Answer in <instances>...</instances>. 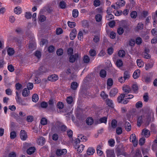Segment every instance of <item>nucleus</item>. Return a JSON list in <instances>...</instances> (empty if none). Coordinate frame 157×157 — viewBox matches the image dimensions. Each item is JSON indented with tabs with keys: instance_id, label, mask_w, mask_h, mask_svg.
I'll return each mask as SVG.
<instances>
[{
	"instance_id": "f257e3e1",
	"label": "nucleus",
	"mask_w": 157,
	"mask_h": 157,
	"mask_svg": "<svg viewBox=\"0 0 157 157\" xmlns=\"http://www.w3.org/2000/svg\"><path fill=\"white\" fill-rule=\"evenodd\" d=\"M16 96L15 97V99L16 102L19 105H26V104L25 102L23 99H22L20 97V95L18 91L16 92Z\"/></svg>"
},
{
	"instance_id": "f03ea898",
	"label": "nucleus",
	"mask_w": 157,
	"mask_h": 157,
	"mask_svg": "<svg viewBox=\"0 0 157 157\" xmlns=\"http://www.w3.org/2000/svg\"><path fill=\"white\" fill-rule=\"evenodd\" d=\"M126 96L125 94H121L117 98V101L119 103H121L122 104H126L128 102L127 100H124V98Z\"/></svg>"
},
{
	"instance_id": "7ed1b4c3",
	"label": "nucleus",
	"mask_w": 157,
	"mask_h": 157,
	"mask_svg": "<svg viewBox=\"0 0 157 157\" xmlns=\"http://www.w3.org/2000/svg\"><path fill=\"white\" fill-rule=\"evenodd\" d=\"M79 55L78 53H75L74 55L69 56V61L71 63H74L76 60H77L78 58Z\"/></svg>"
},
{
	"instance_id": "20e7f679",
	"label": "nucleus",
	"mask_w": 157,
	"mask_h": 157,
	"mask_svg": "<svg viewBox=\"0 0 157 157\" xmlns=\"http://www.w3.org/2000/svg\"><path fill=\"white\" fill-rule=\"evenodd\" d=\"M20 136L21 140H25L28 138L26 132L25 130H21L20 132Z\"/></svg>"
},
{
	"instance_id": "39448f33",
	"label": "nucleus",
	"mask_w": 157,
	"mask_h": 157,
	"mask_svg": "<svg viewBox=\"0 0 157 157\" xmlns=\"http://www.w3.org/2000/svg\"><path fill=\"white\" fill-rule=\"evenodd\" d=\"M107 157H115L114 151L113 149H108L106 151Z\"/></svg>"
},
{
	"instance_id": "423d86ee",
	"label": "nucleus",
	"mask_w": 157,
	"mask_h": 157,
	"mask_svg": "<svg viewBox=\"0 0 157 157\" xmlns=\"http://www.w3.org/2000/svg\"><path fill=\"white\" fill-rule=\"evenodd\" d=\"M130 141L133 144H135L134 146H136L137 145V140L136 139V136L135 134H131L130 137Z\"/></svg>"
},
{
	"instance_id": "0eeeda50",
	"label": "nucleus",
	"mask_w": 157,
	"mask_h": 157,
	"mask_svg": "<svg viewBox=\"0 0 157 157\" xmlns=\"http://www.w3.org/2000/svg\"><path fill=\"white\" fill-rule=\"evenodd\" d=\"M67 152V151L66 149H57L56 151V154L58 156L61 155H65Z\"/></svg>"
},
{
	"instance_id": "6e6552de",
	"label": "nucleus",
	"mask_w": 157,
	"mask_h": 157,
	"mask_svg": "<svg viewBox=\"0 0 157 157\" xmlns=\"http://www.w3.org/2000/svg\"><path fill=\"white\" fill-rule=\"evenodd\" d=\"M44 67L43 66L40 67L37 71H35L36 74L37 75H39L45 73L46 71L44 70Z\"/></svg>"
},
{
	"instance_id": "1a4fd4ad",
	"label": "nucleus",
	"mask_w": 157,
	"mask_h": 157,
	"mask_svg": "<svg viewBox=\"0 0 157 157\" xmlns=\"http://www.w3.org/2000/svg\"><path fill=\"white\" fill-rule=\"evenodd\" d=\"M58 77L57 75L53 74L49 76L48 78V79L49 81L55 82L58 80Z\"/></svg>"
},
{
	"instance_id": "9d476101",
	"label": "nucleus",
	"mask_w": 157,
	"mask_h": 157,
	"mask_svg": "<svg viewBox=\"0 0 157 157\" xmlns=\"http://www.w3.org/2000/svg\"><path fill=\"white\" fill-rule=\"evenodd\" d=\"M118 92L117 89L115 88H113L109 92V96L111 97H114L117 94Z\"/></svg>"
},
{
	"instance_id": "9b49d317",
	"label": "nucleus",
	"mask_w": 157,
	"mask_h": 157,
	"mask_svg": "<svg viewBox=\"0 0 157 157\" xmlns=\"http://www.w3.org/2000/svg\"><path fill=\"white\" fill-rule=\"evenodd\" d=\"M77 34L76 30L75 29H72V31L70 34V39L71 40H74L75 37Z\"/></svg>"
},
{
	"instance_id": "f8f14e48",
	"label": "nucleus",
	"mask_w": 157,
	"mask_h": 157,
	"mask_svg": "<svg viewBox=\"0 0 157 157\" xmlns=\"http://www.w3.org/2000/svg\"><path fill=\"white\" fill-rule=\"evenodd\" d=\"M107 121V117H104L102 118H100L99 121H98L96 122H95L96 124H100L101 123H104L106 124Z\"/></svg>"
},
{
	"instance_id": "ddd939ff",
	"label": "nucleus",
	"mask_w": 157,
	"mask_h": 157,
	"mask_svg": "<svg viewBox=\"0 0 157 157\" xmlns=\"http://www.w3.org/2000/svg\"><path fill=\"white\" fill-rule=\"evenodd\" d=\"M7 49V54L9 56H12L13 55L15 52L14 49L11 48L7 47L6 48Z\"/></svg>"
},
{
	"instance_id": "4468645a",
	"label": "nucleus",
	"mask_w": 157,
	"mask_h": 157,
	"mask_svg": "<svg viewBox=\"0 0 157 157\" xmlns=\"http://www.w3.org/2000/svg\"><path fill=\"white\" fill-rule=\"evenodd\" d=\"M36 141L38 145H42L45 143V139L44 137H41L38 139Z\"/></svg>"
},
{
	"instance_id": "2eb2a0df",
	"label": "nucleus",
	"mask_w": 157,
	"mask_h": 157,
	"mask_svg": "<svg viewBox=\"0 0 157 157\" xmlns=\"http://www.w3.org/2000/svg\"><path fill=\"white\" fill-rule=\"evenodd\" d=\"M30 91L26 88H24L22 91V95L24 97H26L29 95Z\"/></svg>"
},
{
	"instance_id": "dca6fc26",
	"label": "nucleus",
	"mask_w": 157,
	"mask_h": 157,
	"mask_svg": "<svg viewBox=\"0 0 157 157\" xmlns=\"http://www.w3.org/2000/svg\"><path fill=\"white\" fill-rule=\"evenodd\" d=\"M144 117V116H141L137 118V125L138 127H140L141 126L142 124L143 123V118Z\"/></svg>"
},
{
	"instance_id": "f3484780",
	"label": "nucleus",
	"mask_w": 157,
	"mask_h": 157,
	"mask_svg": "<svg viewBox=\"0 0 157 157\" xmlns=\"http://www.w3.org/2000/svg\"><path fill=\"white\" fill-rule=\"evenodd\" d=\"M142 134L145 137L147 138L150 136V132L149 130L144 129L142 131Z\"/></svg>"
},
{
	"instance_id": "a211bd4d",
	"label": "nucleus",
	"mask_w": 157,
	"mask_h": 157,
	"mask_svg": "<svg viewBox=\"0 0 157 157\" xmlns=\"http://www.w3.org/2000/svg\"><path fill=\"white\" fill-rule=\"evenodd\" d=\"M106 103L108 106L111 108L113 107V104L112 100L109 98H107L105 100Z\"/></svg>"
},
{
	"instance_id": "6ab92c4d",
	"label": "nucleus",
	"mask_w": 157,
	"mask_h": 157,
	"mask_svg": "<svg viewBox=\"0 0 157 157\" xmlns=\"http://www.w3.org/2000/svg\"><path fill=\"white\" fill-rule=\"evenodd\" d=\"M140 71L139 70H136L134 71L133 75V77L134 79L137 78L140 76Z\"/></svg>"
},
{
	"instance_id": "aec40b11",
	"label": "nucleus",
	"mask_w": 157,
	"mask_h": 157,
	"mask_svg": "<svg viewBox=\"0 0 157 157\" xmlns=\"http://www.w3.org/2000/svg\"><path fill=\"white\" fill-rule=\"evenodd\" d=\"M125 128L126 130L128 131H130L131 128V126L130 123L127 121H126L124 124Z\"/></svg>"
},
{
	"instance_id": "412c9836",
	"label": "nucleus",
	"mask_w": 157,
	"mask_h": 157,
	"mask_svg": "<svg viewBox=\"0 0 157 157\" xmlns=\"http://www.w3.org/2000/svg\"><path fill=\"white\" fill-rule=\"evenodd\" d=\"M35 150V147H29L27 150V153L29 155H31L34 152Z\"/></svg>"
},
{
	"instance_id": "4be33fe9",
	"label": "nucleus",
	"mask_w": 157,
	"mask_h": 157,
	"mask_svg": "<svg viewBox=\"0 0 157 157\" xmlns=\"http://www.w3.org/2000/svg\"><path fill=\"white\" fill-rule=\"evenodd\" d=\"M122 89L124 92L126 93H128L131 91V89L129 86L128 85L123 86Z\"/></svg>"
},
{
	"instance_id": "5701e85b",
	"label": "nucleus",
	"mask_w": 157,
	"mask_h": 157,
	"mask_svg": "<svg viewBox=\"0 0 157 157\" xmlns=\"http://www.w3.org/2000/svg\"><path fill=\"white\" fill-rule=\"evenodd\" d=\"M95 150L93 147H89L87 150V153L89 155H92L95 152Z\"/></svg>"
},
{
	"instance_id": "b1692460",
	"label": "nucleus",
	"mask_w": 157,
	"mask_h": 157,
	"mask_svg": "<svg viewBox=\"0 0 157 157\" xmlns=\"http://www.w3.org/2000/svg\"><path fill=\"white\" fill-rule=\"evenodd\" d=\"M86 122L87 125H90L93 124L94 122V120L92 117H89L86 119Z\"/></svg>"
},
{
	"instance_id": "393cba45",
	"label": "nucleus",
	"mask_w": 157,
	"mask_h": 157,
	"mask_svg": "<svg viewBox=\"0 0 157 157\" xmlns=\"http://www.w3.org/2000/svg\"><path fill=\"white\" fill-rule=\"evenodd\" d=\"M154 64V62H152L151 63H148L146 64L145 65V69L146 70H147L148 69L152 68Z\"/></svg>"
},
{
	"instance_id": "a878e982",
	"label": "nucleus",
	"mask_w": 157,
	"mask_h": 157,
	"mask_svg": "<svg viewBox=\"0 0 157 157\" xmlns=\"http://www.w3.org/2000/svg\"><path fill=\"white\" fill-rule=\"evenodd\" d=\"M39 99V97L38 95L36 94H34L32 97V100L33 102H37Z\"/></svg>"
},
{
	"instance_id": "bb28decb",
	"label": "nucleus",
	"mask_w": 157,
	"mask_h": 157,
	"mask_svg": "<svg viewBox=\"0 0 157 157\" xmlns=\"http://www.w3.org/2000/svg\"><path fill=\"white\" fill-rule=\"evenodd\" d=\"M99 74L101 77L105 78L106 75V72L105 70L102 69L101 70Z\"/></svg>"
},
{
	"instance_id": "cd10ccee",
	"label": "nucleus",
	"mask_w": 157,
	"mask_h": 157,
	"mask_svg": "<svg viewBox=\"0 0 157 157\" xmlns=\"http://www.w3.org/2000/svg\"><path fill=\"white\" fill-rule=\"evenodd\" d=\"M78 84L76 82H73L71 83V88L73 90H75L78 86Z\"/></svg>"
},
{
	"instance_id": "c85d7f7f",
	"label": "nucleus",
	"mask_w": 157,
	"mask_h": 157,
	"mask_svg": "<svg viewBox=\"0 0 157 157\" xmlns=\"http://www.w3.org/2000/svg\"><path fill=\"white\" fill-rule=\"evenodd\" d=\"M83 61L84 63H88L90 61V59L87 55H85L83 57Z\"/></svg>"
},
{
	"instance_id": "c756f323",
	"label": "nucleus",
	"mask_w": 157,
	"mask_h": 157,
	"mask_svg": "<svg viewBox=\"0 0 157 157\" xmlns=\"http://www.w3.org/2000/svg\"><path fill=\"white\" fill-rule=\"evenodd\" d=\"M84 147V146L82 144H81L77 148V153H79L82 152L83 150Z\"/></svg>"
},
{
	"instance_id": "7c9ffc66",
	"label": "nucleus",
	"mask_w": 157,
	"mask_h": 157,
	"mask_svg": "<svg viewBox=\"0 0 157 157\" xmlns=\"http://www.w3.org/2000/svg\"><path fill=\"white\" fill-rule=\"evenodd\" d=\"M125 3V2L123 0H119L118 2L117 3V4L119 7L123 6H124Z\"/></svg>"
},
{
	"instance_id": "2f4dec72",
	"label": "nucleus",
	"mask_w": 157,
	"mask_h": 157,
	"mask_svg": "<svg viewBox=\"0 0 157 157\" xmlns=\"http://www.w3.org/2000/svg\"><path fill=\"white\" fill-rule=\"evenodd\" d=\"M100 96L103 100H106L107 98H108V95L105 94L104 91H102L101 92Z\"/></svg>"
},
{
	"instance_id": "473e14b6",
	"label": "nucleus",
	"mask_w": 157,
	"mask_h": 157,
	"mask_svg": "<svg viewBox=\"0 0 157 157\" xmlns=\"http://www.w3.org/2000/svg\"><path fill=\"white\" fill-rule=\"evenodd\" d=\"M95 18L96 21L100 22L102 20V16L101 14H98L95 16Z\"/></svg>"
},
{
	"instance_id": "72a5a7b5",
	"label": "nucleus",
	"mask_w": 157,
	"mask_h": 157,
	"mask_svg": "<svg viewBox=\"0 0 157 157\" xmlns=\"http://www.w3.org/2000/svg\"><path fill=\"white\" fill-rule=\"evenodd\" d=\"M21 8L20 7H16L14 9V12L16 14H19L21 13Z\"/></svg>"
},
{
	"instance_id": "f704fd0d",
	"label": "nucleus",
	"mask_w": 157,
	"mask_h": 157,
	"mask_svg": "<svg viewBox=\"0 0 157 157\" xmlns=\"http://www.w3.org/2000/svg\"><path fill=\"white\" fill-rule=\"evenodd\" d=\"M59 7L62 9H65L66 7V3L63 1H61L59 4Z\"/></svg>"
},
{
	"instance_id": "c9c22d12",
	"label": "nucleus",
	"mask_w": 157,
	"mask_h": 157,
	"mask_svg": "<svg viewBox=\"0 0 157 157\" xmlns=\"http://www.w3.org/2000/svg\"><path fill=\"white\" fill-rule=\"evenodd\" d=\"M136 63L138 66L140 67H141L144 65V62L142 60L140 59H137Z\"/></svg>"
},
{
	"instance_id": "e433bc0d",
	"label": "nucleus",
	"mask_w": 157,
	"mask_h": 157,
	"mask_svg": "<svg viewBox=\"0 0 157 157\" xmlns=\"http://www.w3.org/2000/svg\"><path fill=\"white\" fill-rule=\"evenodd\" d=\"M78 15V12L77 9H74L72 11V16L74 17H77Z\"/></svg>"
},
{
	"instance_id": "4c0bfd02",
	"label": "nucleus",
	"mask_w": 157,
	"mask_h": 157,
	"mask_svg": "<svg viewBox=\"0 0 157 157\" xmlns=\"http://www.w3.org/2000/svg\"><path fill=\"white\" fill-rule=\"evenodd\" d=\"M130 77V73L129 72L126 71L124 72L123 78L126 80L128 79Z\"/></svg>"
},
{
	"instance_id": "58836bf2",
	"label": "nucleus",
	"mask_w": 157,
	"mask_h": 157,
	"mask_svg": "<svg viewBox=\"0 0 157 157\" xmlns=\"http://www.w3.org/2000/svg\"><path fill=\"white\" fill-rule=\"evenodd\" d=\"M117 121L115 120H113L111 121V127L113 128H115L117 126Z\"/></svg>"
},
{
	"instance_id": "ea45409f",
	"label": "nucleus",
	"mask_w": 157,
	"mask_h": 157,
	"mask_svg": "<svg viewBox=\"0 0 157 157\" xmlns=\"http://www.w3.org/2000/svg\"><path fill=\"white\" fill-rule=\"evenodd\" d=\"M17 136V134L15 131H12L10 133V138L11 139H14Z\"/></svg>"
},
{
	"instance_id": "a19ab883",
	"label": "nucleus",
	"mask_w": 157,
	"mask_h": 157,
	"mask_svg": "<svg viewBox=\"0 0 157 157\" xmlns=\"http://www.w3.org/2000/svg\"><path fill=\"white\" fill-rule=\"evenodd\" d=\"M49 107L51 109L54 107V101L52 99H50L48 101Z\"/></svg>"
},
{
	"instance_id": "79ce46f5",
	"label": "nucleus",
	"mask_w": 157,
	"mask_h": 157,
	"mask_svg": "<svg viewBox=\"0 0 157 157\" xmlns=\"http://www.w3.org/2000/svg\"><path fill=\"white\" fill-rule=\"evenodd\" d=\"M27 87L26 88L28 90H29V91L30 90H31L33 89V84L31 82H29L27 84Z\"/></svg>"
},
{
	"instance_id": "37998d69",
	"label": "nucleus",
	"mask_w": 157,
	"mask_h": 157,
	"mask_svg": "<svg viewBox=\"0 0 157 157\" xmlns=\"http://www.w3.org/2000/svg\"><path fill=\"white\" fill-rule=\"evenodd\" d=\"M68 26L71 28H73L76 26V23L74 22H70L68 21L67 22Z\"/></svg>"
},
{
	"instance_id": "c03bdc74",
	"label": "nucleus",
	"mask_w": 157,
	"mask_h": 157,
	"mask_svg": "<svg viewBox=\"0 0 157 157\" xmlns=\"http://www.w3.org/2000/svg\"><path fill=\"white\" fill-rule=\"evenodd\" d=\"M116 65L117 66L120 67L123 65V62L121 59H118L116 62Z\"/></svg>"
},
{
	"instance_id": "a18cd8bd",
	"label": "nucleus",
	"mask_w": 157,
	"mask_h": 157,
	"mask_svg": "<svg viewBox=\"0 0 157 157\" xmlns=\"http://www.w3.org/2000/svg\"><path fill=\"white\" fill-rule=\"evenodd\" d=\"M143 24L142 23H140L138 24L136 28V30L139 31L143 29Z\"/></svg>"
},
{
	"instance_id": "49530a36",
	"label": "nucleus",
	"mask_w": 157,
	"mask_h": 157,
	"mask_svg": "<svg viewBox=\"0 0 157 157\" xmlns=\"http://www.w3.org/2000/svg\"><path fill=\"white\" fill-rule=\"evenodd\" d=\"M130 16L132 18H136L137 16V13L136 11H133L131 12Z\"/></svg>"
},
{
	"instance_id": "de8ad7c7",
	"label": "nucleus",
	"mask_w": 157,
	"mask_h": 157,
	"mask_svg": "<svg viewBox=\"0 0 157 157\" xmlns=\"http://www.w3.org/2000/svg\"><path fill=\"white\" fill-rule=\"evenodd\" d=\"M125 52L123 50H120L118 52V55L120 57H124L125 56Z\"/></svg>"
},
{
	"instance_id": "09e8293b",
	"label": "nucleus",
	"mask_w": 157,
	"mask_h": 157,
	"mask_svg": "<svg viewBox=\"0 0 157 157\" xmlns=\"http://www.w3.org/2000/svg\"><path fill=\"white\" fill-rule=\"evenodd\" d=\"M142 39L140 37H137L136 39V44L138 45H140L142 43Z\"/></svg>"
},
{
	"instance_id": "8fccbe9b",
	"label": "nucleus",
	"mask_w": 157,
	"mask_h": 157,
	"mask_svg": "<svg viewBox=\"0 0 157 157\" xmlns=\"http://www.w3.org/2000/svg\"><path fill=\"white\" fill-rule=\"evenodd\" d=\"M40 123L43 125H46L47 123V120L45 118H42L41 120Z\"/></svg>"
},
{
	"instance_id": "3c124183",
	"label": "nucleus",
	"mask_w": 157,
	"mask_h": 157,
	"mask_svg": "<svg viewBox=\"0 0 157 157\" xmlns=\"http://www.w3.org/2000/svg\"><path fill=\"white\" fill-rule=\"evenodd\" d=\"M57 106L58 108L59 109H61L63 108L64 105L63 102H59L57 103Z\"/></svg>"
},
{
	"instance_id": "603ef678",
	"label": "nucleus",
	"mask_w": 157,
	"mask_h": 157,
	"mask_svg": "<svg viewBox=\"0 0 157 157\" xmlns=\"http://www.w3.org/2000/svg\"><path fill=\"white\" fill-rule=\"evenodd\" d=\"M73 48H69L67 49V53L68 55L70 56L72 55L73 53Z\"/></svg>"
},
{
	"instance_id": "864d4df0",
	"label": "nucleus",
	"mask_w": 157,
	"mask_h": 157,
	"mask_svg": "<svg viewBox=\"0 0 157 157\" xmlns=\"http://www.w3.org/2000/svg\"><path fill=\"white\" fill-rule=\"evenodd\" d=\"M108 142L109 145L111 147H113L114 146L115 142L114 140L111 139L108 141Z\"/></svg>"
},
{
	"instance_id": "5fc2aeb1",
	"label": "nucleus",
	"mask_w": 157,
	"mask_h": 157,
	"mask_svg": "<svg viewBox=\"0 0 157 157\" xmlns=\"http://www.w3.org/2000/svg\"><path fill=\"white\" fill-rule=\"evenodd\" d=\"M89 53L90 56L92 57L95 56L96 55V51L94 49H91L89 51Z\"/></svg>"
},
{
	"instance_id": "6e6d98bb",
	"label": "nucleus",
	"mask_w": 157,
	"mask_h": 157,
	"mask_svg": "<svg viewBox=\"0 0 157 157\" xmlns=\"http://www.w3.org/2000/svg\"><path fill=\"white\" fill-rule=\"evenodd\" d=\"M106 19L109 21L114 18V16L111 13L108 14L106 16Z\"/></svg>"
},
{
	"instance_id": "4d7b16f0",
	"label": "nucleus",
	"mask_w": 157,
	"mask_h": 157,
	"mask_svg": "<svg viewBox=\"0 0 157 157\" xmlns=\"http://www.w3.org/2000/svg\"><path fill=\"white\" fill-rule=\"evenodd\" d=\"M55 50V47L53 45L49 46L48 48V52L50 53L53 52Z\"/></svg>"
},
{
	"instance_id": "13d9d810",
	"label": "nucleus",
	"mask_w": 157,
	"mask_h": 157,
	"mask_svg": "<svg viewBox=\"0 0 157 157\" xmlns=\"http://www.w3.org/2000/svg\"><path fill=\"white\" fill-rule=\"evenodd\" d=\"M56 53L59 56H61L63 53V50L62 48H59L57 50Z\"/></svg>"
},
{
	"instance_id": "bf43d9fd",
	"label": "nucleus",
	"mask_w": 157,
	"mask_h": 157,
	"mask_svg": "<svg viewBox=\"0 0 157 157\" xmlns=\"http://www.w3.org/2000/svg\"><path fill=\"white\" fill-rule=\"evenodd\" d=\"M117 32L119 35H122L124 32L123 28L122 27H120L118 28L117 30Z\"/></svg>"
},
{
	"instance_id": "052dcab7",
	"label": "nucleus",
	"mask_w": 157,
	"mask_h": 157,
	"mask_svg": "<svg viewBox=\"0 0 157 157\" xmlns=\"http://www.w3.org/2000/svg\"><path fill=\"white\" fill-rule=\"evenodd\" d=\"M143 56L145 59H148L151 58V56L148 53H143Z\"/></svg>"
},
{
	"instance_id": "680f3d73",
	"label": "nucleus",
	"mask_w": 157,
	"mask_h": 157,
	"mask_svg": "<svg viewBox=\"0 0 157 157\" xmlns=\"http://www.w3.org/2000/svg\"><path fill=\"white\" fill-rule=\"evenodd\" d=\"M101 4L100 1L99 0H95L94 2V5L95 7L99 6Z\"/></svg>"
},
{
	"instance_id": "e2e57ef3",
	"label": "nucleus",
	"mask_w": 157,
	"mask_h": 157,
	"mask_svg": "<svg viewBox=\"0 0 157 157\" xmlns=\"http://www.w3.org/2000/svg\"><path fill=\"white\" fill-rule=\"evenodd\" d=\"M152 18L153 20H154L153 25L155 27H157V21L155 20V15L153 16Z\"/></svg>"
},
{
	"instance_id": "0e129e2a",
	"label": "nucleus",
	"mask_w": 157,
	"mask_h": 157,
	"mask_svg": "<svg viewBox=\"0 0 157 157\" xmlns=\"http://www.w3.org/2000/svg\"><path fill=\"white\" fill-rule=\"evenodd\" d=\"M113 84V81L111 78H109L107 80V85L108 86H111Z\"/></svg>"
},
{
	"instance_id": "69168bd1",
	"label": "nucleus",
	"mask_w": 157,
	"mask_h": 157,
	"mask_svg": "<svg viewBox=\"0 0 157 157\" xmlns=\"http://www.w3.org/2000/svg\"><path fill=\"white\" fill-rule=\"evenodd\" d=\"M46 19V17L44 15H40L39 17V21L41 22L44 21Z\"/></svg>"
},
{
	"instance_id": "338daca9",
	"label": "nucleus",
	"mask_w": 157,
	"mask_h": 157,
	"mask_svg": "<svg viewBox=\"0 0 157 157\" xmlns=\"http://www.w3.org/2000/svg\"><path fill=\"white\" fill-rule=\"evenodd\" d=\"M122 132V129L121 127H118L116 129V133L118 135H120Z\"/></svg>"
},
{
	"instance_id": "774afa93",
	"label": "nucleus",
	"mask_w": 157,
	"mask_h": 157,
	"mask_svg": "<svg viewBox=\"0 0 157 157\" xmlns=\"http://www.w3.org/2000/svg\"><path fill=\"white\" fill-rule=\"evenodd\" d=\"M143 106L142 103L141 101H139L137 102L136 105V108H141Z\"/></svg>"
}]
</instances>
